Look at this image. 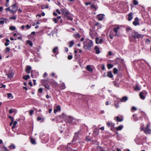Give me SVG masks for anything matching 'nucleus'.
Instances as JSON below:
<instances>
[{
	"label": "nucleus",
	"instance_id": "nucleus-1",
	"mask_svg": "<svg viewBox=\"0 0 151 151\" xmlns=\"http://www.w3.org/2000/svg\"><path fill=\"white\" fill-rule=\"evenodd\" d=\"M144 35L139 33L138 32L132 30L131 32L129 37V39L130 40L131 37L134 39L142 38Z\"/></svg>",
	"mask_w": 151,
	"mask_h": 151
},
{
	"label": "nucleus",
	"instance_id": "nucleus-2",
	"mask_svg": "<svg viewBox=\"0 0 151 151\" xmlns=\"http://www.w3.org/2000/svg\"><path fill=\"white\" fill-rule=\"evenodd\" d=\"M83 44L84 48H85L86 49L91 50L93 46V42L92 40L88 39L83 42Z\"/></svg>",
	"mask_w": 151,
	"mask_h": 151
},
{
	"label": "nucleus",
	"instance_id": "nucleus-3",
	"mask_svg": "<svg viewBox=\"0 0 151 151\" xmlns=\"http://www.w3.org/2000/svg\"><path fill=\"white\" fill-rule=\"evenodd\" d=\"M119 28L120 27L119 26L114 28L113 29V31L115 32V33H113V31H110L109 34V36L111 39H113L114 36H118V30L119 29Z\"/></svg>",
	"mask_w": 151,
	"mask_h": 151
},
{
	"label": "nucleus",
	"instance_id": "nucleus-4",
	"mask_svg": "<svg viewBox=\"0 0 151 151\" xmlns=\"http://www.w3.org/2000/svg\"><path fill=\"white\" fill-rule=\"evenodd\" d=\"M60 118H63L64 119H66V122L70 124L73 121V119L72 117L65 115L64 114L60 116Z\"/></svg>",
	"mask_w": 151,
	"mask_h": 151
},
{
	"label": "nucleus",
	"instance_id": "nucleus-5",
	"mask_svg": "<svg viewBox=\"0 0 151 151\" xmlns=\"http://www.w3.org/2000/svg\"><path fill=\"white\" fill-rule=\"evenodd\" d=\"M147 94V92L145 90H143L140 93L139 96L141 99L144 100L145 99Z\"/></svg>",
	"mask_w": 151,
	"mask_h": 151
},
{
	"label": "nucleus",
	"instance_id": "nucleus-6",
	"mask_svg": "<svg viewBox=\"0 0 151 151\" xmlns=\"http://www.w3.org/2000/svg\"><path fill=\"white\" fill-rule=\"evenodd\" d=\"M58 47H55L53 49L52 51V52L53 53V55H52V56H54L57 58V55L59 53L58 50Z\"/></svg>",
	"mask_w": 151,
	"mask_h": 151
},
{
	"label": "nucleus",
	"instance_id": "nucleus-7",
	"mask_svg": "<svg viewBox=\"0 0 151 151\" xmlns=\"http://www.w3.org/2000/svg\"><path fill=\"white\" fill-rule=\"evenodd\" d=\"M61 12L62 14L64 15V17H65L68 15L70 14V12H69L66 9H61Z\"/></svg>",
	"mask_w": 151,
	"mask_h": 151
},
{
	"label": "nucleus",
	"instance_id": "nucleus-8",
	"mask_svg": "<svg viewBox=\"0 0 151 151\" xmlns=\"http://www.w3.org/2000/svg\"><path fill=\"white\" fill-rule=\"evenodd\" d=\"M149 126L148 124L147 125V127H145L144 130V132L145 134H149L150 133L151 130L149 128Z\"/></svg>",
	"mask_w": 151,
	"mask_h": 151
},
{
	"label": "nucleus",
	"instance_id": "nucleus-9",
	"mask_svg": "<svg viewBox=\"0 0 151 151\" xmlns=\"http://www.w3.org/2000/svg\"><path fill=\"white\" fill-rule=\"evenodd\" d=\"M12 7L13 9H12V13H14L17 11L18 8V6L16 4H15L13 5H12Z\"/></svg>",
	"mask_w": 151,
	"mask_h": 151
},
{
	"label": "nucleus",
	"instance_id": "nucleus-10",
	"mask_svg": "<svg viewBox=\"0 0 151 151\" xmlns=\"http://www.w3.org/2000/svg\"><path fill=\"white\" fill-rule=\"evenodd\" d=\"M139 18L138 17H136L134 19V21L133 22V24L135 26L139 25Z\"/></svg>",
	"mask_w": 151,
	"mask_h": 151
},
{
	"label": "nucleus",
	"instance_id": "nucleus-11",
	"mask_svg": "<svg viewBox=\"0 0 151 151\" xmlns=\"http://www.w3.org/2000/svg\"><path fill=\"white\" fill-rule=\"evenodd\" d=\"M80 134V132H78L75 133L73 139L76 140L78 139V135Z\"/></svg>",
	"mask_w": 151,
	"mask_h": 151
},
{
	"label": "nucleus",
	"instance_id": "nucleus-12",
	"mask_svg": "<svg viewBox=\"0 0 151 151\" xmlns=\"http://www.w3.org/2000/svg\"><path fill=\"white\" fill-rule=\"evenodd\" d=\"M102 42L103 40L101 39H100L99 38L96 37L95 39V42L97 44H98L99 43L101 44L102 43Z\"/></svg>",
	"mask_w": 151,
	"mask_h": 151
},
{
	"label": "nucleus",
	"instance_id": "nucleus-13",
	"mask_svg": "<svg viewBox=\"0 0 151 151\" xmlns=\"http://www.w3.org/2000/svg\"><path fill=\"white\" fill-rule=\"evenodd\" d=\"M32 68L29 66H27L25 69V72L28 74L30 73V71L31 70Z\"/></svg>",
	"mask_w": 151,
	"mask_h": 151
},
{
	"label": "nucleus",
	"instance_id": "nucleus-14",
	"mask_svg": "<svg viewBox=\"0 0 151 151\" xmlns=\"http://www.w3.org/2000/svg\"><path fill=\"white\" fill-rule=\"evenodd\" d=\"M133 14V13L132 12H131L128 14V21H130L132 19Z\"/></svg>",
	"mask_w": 151,
	"mask_h": 151
},
{
	"label": "nucleus",
	"instance_id": "nucleus-15",
	"mask_svg": "<svg viewBox=\"0 0 151 151\" xmlns=\"http://www.w3.org/2000/svg\"><path fill=\"white\" fill-rule=\"evenodd\" d=\"M97 17L99 20L101 21L104 18V15L103 14H99L97 15Z\"/></svg>",
	"mask_w": 151,
	"mask_h": 151
},
{
	"label": "nucleus",
	"instance_id": "nucleus-16",
	"mask_svg": "<svg viewBox=\"0 0 151 151\" xmlns=\"http://www.w3.org/2000/svg\"><path fill=\"white\" fill-rule=\"evenodd\" d=\"M94 50H95V52L96 54H99L100 53V51L99 48L97 46H96L94 47Z\"/></svg>",
	"mask_w": 151,
	"mask_h": 151
},
{
	"label": "nucleus",
	"instance_id": "nucleus-17",
	"mask_svg": "<svg viewBox=\"0 0 151 151\" xmlns=\"http://www.w3.org/2000/svg\"><path fill=\"white\" fill-rule=\"evenodd\" d=\"M86 68L88 71L90 72H92L93 70V69L91 68L90 65H87L86 67Z\"/></svg>",
	"mask_w": 151,
	"mask_h": 151
},
{
	"label": "nucleus",
	"instance_id": "nucleus-18",
	"mask_svg": "<svg viewBox=\"0 0 151 151\" xmlns=\"http://www.w3.org/2000/svg\"><path fill=\"white\" fill-rule=\"evenodd\" d=\"M65 149L68 151H77L76 150H74L72 149L70 147H69L68 146L65 147Z\"/></svg>",
	"mask_w": 151,
	"mask_h": 151
},
{
	"label": "nucleus",
	"instance_id": "nucleus-19",
	"mask_svg": "<svg viewBox=\"0 0 151 151\" xmlns=\"http://www.w3.org/2000/svg\"><path fill=\"white\" fill-rule=\"evenodd\" d=\"M107 76L110 78H111L113 77V76L112 72L111 71H110L108 72Z\"/></svg>",
	"mask_w": 151,
	"mask_h": 151
},
{
	"label": "nucleus",
	"instance_id": "nucleus-20",
	"mask_svg": "<svg viewBox=\"0 0 151 151\" xmlns=\"http://www.w3.org/2000/svg\"><path fill=\"white\" fill-rule=\"evenodd\" d=\"M115 119H116V121L118 122H121L123 120V119L122 118H120L119 117V116H116Z\"/></svg>",
	"mask_w": 151,
	"mask_h": 151
},
{
	"label": "nucleus",
	"instance_id": "nucleus-21",
	"mask_svg": "<svg viewBox=\"0 0 151 151\" xmlns=\"http://www.w3.org/2000/svg\"><path fill=\"white\" fill-rule=\"evenodd\" d=\"M45 88L47 90L50 89V86L48 83H45L43 85Z\"/></svg>",
	"mask_w": 151,
	"mask_h": 151
},
{
	"label": "nucleus",
	"instance_id": "nucleus-22",
	"mask_svg": "<svg viewBox=\"0 0 151 151\" xmlns=\"http://www.w3.org/2000/svg\"><path fill=\"white\" fill-rule=\"evenodd\" d=\"M128 100V98L126 96L123 97L121 99V102H124L127 101Z\"/></svg>",
	"mask_w": 151,
	"mask_h": 151
},
{
	"label": "nucleus",
	"instance_id": "nucleus-23",
	"mask_svg": "<svg viewBox=\"0 0 151 151\" xmlns=\"http://www.w3.org/2000/svg\"><path fill=\"white\" fill-rule=\"evenodd\" d=\"M0 24H3L4 23L5 20L6 19V18H2L0 19Z\"/></svg>",
	"mask_w": 151,
	"mask_h": 151
},
{
	"label": "nucleus",
	"instance_id": "nucleus-24",
	"mask_svg": "<svg viewBox=\"0 0 151 151\" xmlns=\"http://www.w3.org/2000/svg\"><path fill=\"white\" fill-rule=\"evenodd\" d=\"M15 146L13 144H12L9 147V148L10 150L14 149H15Z\"/></svg>",
	"mask_w": 151,
	"mask_h": 151
},
{
	"label": "nucleus",
	"instance_id": "nucleus-25",
	"mask_svg": "<svg viewBox=\"0 0 151 151\" xmlns=\"http://www.w3.org/2000/svg\"><path fill=\"white\" fill-rule=\"evenodd\" d=\"M123 126L122 125H121L116 128V130L117 131L121 130L123 128Z\"/></svg>",
	"mask_w": 151,
	"mask_h": 151
},
{
	"label": "nucleus",
	"instance_id": "nucleus-26",
	"mask_svg": "<svg viewBox=\"0 0 151 151\" xmlns=\"http://www.w3.org/2000/svg\"><path fill=\"white\" fill-rule=\"evenodd\" d=\"M30 142L32 144L34 145L36 144L35 141V139H34L32 137H30Z\"/></svg>",
	"mask_w": 151,
	"mask_h": 151
},
{
	"label": "nucleus",
	"instance_id": "nucleus-27",
	"mask_svg": "<svg viewBox=\"0 0 151 151\" xmlns=\"http://www.w3.org/2000/svg\"><path fill=\"white\" fill-rule=\"evenodd\" d=\"M27 44L29 45L30 46H32L33 45V44L32 42L30 40H28L27 41Z\"/></svg>",
	"mask_w": 151,
	"mask_h": 151
},
{
	"label": "nucleus",
	"instance_id": "nucleus-28",
	"mask_svg": "<svg viewBox=\"0 0 151 151\" xmlns=\"http://www.w3.org/2000/svg\"><path fill=\"white\" fill-rule=\"evenodd\" d=\"M30 78V76L29 75H26L23 76V78L25 80H27Z\"/></svg>",
	"mask_w": 151,
	"mask_h": 151
},
{
	"label": "nucleus",
	"instance_id": "nucleus-29",
	"mask_svg": "<svg viewBox=\"0 0 151 151\" xmlns=\"http://www.w3.org/2000/svg\"><path fill=\"white\" fill-rule=\"evenodd\" d=\"M74 44V42L73 41H70L69 43V47H72Z\"/></svg>",
	"mask_w": 151,
	"mask_h": 151
},
{
	"label": "nucleus",
	"instance_id": "nucleus-30",
	"mask_svg": "<svg viewBox=\"0 0 151 151\" xmlns=\"http://www.w3.org/2000/svg\"><path fill=\"white\" fill-rule=\"evenodd\" d=\"M8 78H12L13 76V74L12 73H9L6 75Z\"/></svg>",
	"mask_w": 151,
	"mask_h": 151
},
{
	"label": "nucleus",
	"instance_id": "nucleus-31",
	"mask_svg": "<svg viewBox=\"0 0 151 151\" xmlns=\"http://www.w3.org/2000/svg\"><path fill=\"white\" fill-rule=\"evenodd\" d=\"M6 42L5 43V45L6 46H8L10 43V41L8 39L6 40Z\"/></svg>",
	"mask_w": 151,
	"mask_h": 151
},
{
	"label": "nucleus",
	"instance_id": "nucleus-32",
	"mask_svg": "<svg viewBox=\"0 0 151 151\" xmlns=\"http://www.w3.org/2000/svg\"><path fill=\"white\" fill-rule=\"evenodd\" d=\"M65 17H66L68 20H69L70 21H72L73 20V18L70 16H69V15H67Z\"/></svg>",
	"mask_w": 151,
	"mask_h": 151
},
{
	"label": "nucleus",
	"instance_id": "nucleus-33",
	"mask_svg": "<svg viewBox=\"0 0 151 151\" xmlns=\"http://www.w3.org/2000/svg\"><path fill=\"white\" fill-rule=\"evenodd\" d=\"M107 66L109 69H110L113 67V65L112 64L109 63L107 64Z\"/></svg>",
	"mask_w": 151,
	"mask_h": 151
},
{
	"label": "nucleus",
	"instance_id": "nucleus-34",
	"mask_svg": "<svg viewBox=\"0 0 151 151\" xmlns=\"http://www.w3.org/2000/svg\"><path fill=\"white\" fill-rule=\"evenodd\" d=\"M115 126V124L114 123H113L112 122H111V130L113 131V129L114 128V127Z\"/></svg>",
	"mask_w": 151,
	"mask_h": 151
},
{
	"label": "nucleus",
	"instance_id": "nucleus-35",
	"mask_svg": "<svg viewBox=\"0 0 151 151\" xmlns=\"http://www.w3.org/2000/svg\"><path fill=\"white\" fill-rule=\"evenodd\" d=\"M134 89L135 91H139L140 90V88L138 85H136L134 88Z\"/></svg>",
	"mask_w": 151,
	"mask_h": 151
},
{
	"label": "nucleus",
	"instance_id": "nucleus-36",
	"mask_svg": "<svg viewBox=\"0 0 151 151\" xmlns=\"http://www.w3.org/2000/svg\"><path fill=\"white\" fill-rule=\"evenodd\" d=\"M89 34H90V36H91V37L92 38H93V39L94 38V35L93 34V32L90 31V33H89Z\"/></svg>",
	"mask_w": 151,
	"mask_h": 151
},
{
	"label": "nucleus",
	"instance_id": "nucleus-37",
	"mask_svg": "<svg viewBox=\"0 0 151 151\" xmlns=\"http://www.w3.org/2000/svg\"><path fill=\"white\" fill-rule=\"evenodd\" d=\"M49 6L48 5L45 6V5H42L41 6V8L42 9H47L48 8Z\"/></svg>",
	"mask_w": 151,
	"mask_h": 151
},
{
	"label": "nucleus",
	"instance_id": "nucleus-38",
	"mask_svg": "<svg viewBox=\"0 0 151 151\" xmlns=\"http://www.w3.org/2000/svg\"><path fill=\"white\" fill-rule=\"evenodd\" d=\"M91 9H93L95 10H96L97 9V7L95 5H93V4H92L91 6Z\"/></svg>",
	"mask_w": 151,
	"mask_h": 151
},
{
	"label": "nucleus",
	"instance_id": "nucleus-39",
	"mask_svg": "<svg viewBox=\"0 0 151 151\" xmlns=\"http://www.w3.org/2000/svg\"><path fill=\"white\" fill-rule=\"evenodd\" d=\"M118 72V70L116 68H114L113 69V73L114 74H116Z\"/></svg>",
	"mask_w": 151,
	"mask_h": 151
},
{
	"label": "nucleus",
	"instance_id": "nucleus-40",
	"mask_svg": "<svg viewBox=\"0 0 151 151\" xmlns=\"http://www.w3.org/2000/svg\"><path fill=\"white\" fill-rule=\"evenodd\" d=\"M74 36L76 38H79L81 37L80 35L78 33H77L76 35H74Z\"/></svg>",
	"mask_w": 151,
	"mask_h": 151
},
{
	"label": "nucleus",
	"instance_id": "nucleus-41",
	"mask_svg": "<svg viewBox=\"0 0 151 151\" xmlns=\"http://www.w3.org/2000/svg\"><path fill=\"white\" fill-rule=\"evenodd\" d=\"M7 97L8 98L12 97V98H13V96H12V94L11 93H8L7 94Z\"/></svg>",
	"mask_w": 151,
	"mask_h": 151
},
{
	"label": "nucleus",
	"instance_id": "nucleus-42",
	"mask_svg": "<svg viewBox=\"0 0 151 151\" xmlns=\"http://www.w3.org/2000/svg\"><path fill=\"white\" fill-rule=\"evenodd\" d=\"M9 29L12 31H14L16 29V27H15L11 26L9 27Z\"/></svg>",
	"mask_w": 151,
	"mask_h": 151
},
{
	"label": "nucleus",
	"instance_id": "nucleus-43",
	"mask_svg": "<svg viewBox=\"0 0 151 151\" xmlns=\"http://www.w3.org/2000/svg\"><path fill=\"white\" fill-rule=\"evenodd\" d=\"M5 10L6 12L8 11L10 12L11 13H12V9H11L9 7L7 8H6L5 9Z\"/></svg>",
	"mask_w": 151,
	"mask_h": 151
},
{
	"label": "nucleus",
	"instance_id": "nucleus-44",
	"mask_svg": "<svg viewBox=\"0 0 151 151\" xmlns=\"http://www.w3.org/2000/svg\"><path fill=\"white\" fill-rule=\"evenodd\" d=\"M133 3L134 5H137L138 4V2L136 0H134L133 1Z\"/></svg>",
	"mask_w": 151,
	"mask_h": 151
},
{
	"label": "nucleus",
	"instance_id": "nucleus-45",
	"mask_svg": "<svg viewBox=\"0 0 151 151\" xmlns=\"http://www.w3.org/2000/svg\"><path fill=\"white\" fill-rule=\"evenodd\" d=\"M17 17L15 16H13L9 17V19H10L15 20L16 19Z\"/></svg>",
	"mask_w": 151,
	"mask_h": 151
},
{
	"label": "nucleus",
	"instance_id": "nucleus-46",
	"mask_svg": "<svg viewBox=\"0 0 151 151\" xmlns=\"http://www.w3.org/2000/svg\"><path fill=\"white\" fill-rule=\"evenodd\" d=\"M56 109L60 111L61 110L60 107L59 105L57 106L56 107Z\"/></svg>",
	"mask_w": 151,
	"mask_h": 151
},
{
	"label": "nucleus",
	"instance_id": "nucleus-47",
	"mask_svg": "<svg viewBox=\"0 0 151 151\" xmlns=\"http://www.w3.org/2000/svg\"><path fill=\"white\" fill-rule=\"evenodd\" d=\"M8 117L11 120V121L12 122H13L14 121V118L13 117H12L10 116H8Z\"/></svg>",
	"mask_w": 151,
	"mask_h": 151
},
{
	"label": "nucleus",
	"instance_id": "nucleus-48",
	"mask_svg": "<svg viewBox=\"0 0 151 151\" xmlns=\"http://www.w3.org/2000/svg\"><path fill=\"white\" fill-rule=\"evenodd\" d=\"M73 58V56L72 55H68V59L69 60Z\"/></svg>",
	"mask_w": 151,
	"mask_h": 151
},
{
	"label": "nucleus",
	"instance_id": "nucleus-49",
	"mask_svg": "<svg viewBox=\"0 0 151 151\" xmlns=\"http://www.w3.org/2000/svg\"><path fill=\"white\" fill-rule=\"evenodd\" d=\"M34 112V111L32 110H30L29 112V114L31 116L32 115Z\"/></svg>",
	"mask_w": 151,
	"mask_h": 151
},
{
	"label": "nucleus",
	"instance_id": "nucleus-50",
	"mask_svg": "<svg viewBox=\"0 0 151 151\" xmlns=\"http://www.w3.org/2000/svg\"><path fill=\"white\" fill-rule=\"evenodd\" d=\"M53 21L55 23H56L58 22V19L56 18H54L53 19Z\"/></svg>",
	"mask_w": 151,
	"mask_h": 151
},
{
	"label": "nucleus",
	"instance_id": "nucleus-51",
	"mask_svg": "<svg viewBox=\"0 0 151 151\" xmlns=\"http://www.w3.org/2000/svg\"><path fill=\"white\" fill-rule=\"evenodd\" d=\"M10 49L9 48L6 47V48L5 52H9L10 51Z\"/></svg>",
	"mask_w": 151,
	"mask_h": 151
},
{
	"label": "nucleus",
	"instance_id": "nucleus-52",
	"mask_svg": "<svg viewBox=\"0 0 151 151\" xmlns=\"http://www.w3.org/2000/svg\"><path fill=\"white\" fill-rule=\"evenodd\" d=\"M132 30V29L130 27H127L126 28V31H128L130 30Z\"/></svg>",
	"mask_w": 151,
	"mask_h": 151
},
{
	"label": "nucleus",
	"instance_id": "nucleus-53",
	"mask_svg": "<svg viewBox=\"0 0 151 151\" xmlns=\"http://www.w3.org/2000/svg\"><path fill=\"white\" fill-rule=\"evenodd\" d=\"M43 90L41 88H40L38 91V92L40 93H42V92Z\"/></svg>",
	"mask_w": 151,
	"mask_h": 151
},
{
	"label": "nucleus",
	"instance_id": "nucleus-54",
	"mask_svg": "<svg viewBox=\"0 0 151 151\" xmlns=\"http://www.w3.org/2000/svg\"><path fill=\"white\" fill-rule=\"evenodd\" d=\"M111 122H107V125L109 127H111Z\"/></svg>",
	"mask_w": 151,
	"mask_h": 151
},
{
	"label": "nucleus",
	"instance_id": "nucleus-55",
	"mask_svg": "<svg viewBox=\"0 0 151 151\" xmlns=\"http://www.w3.org/2000/svg\"><path fill=\"white\" fill-rule=\"evenodd\" d=\"M41 15L40 14H39L37 15L36 17L37 19H39L41 17Z\"/></svg>",
	"mask_w": 151,
	"mask_h": 151
},
{
	"label": "nucleus",
	"instance_id": "nucleus-56",
	"mask_svg": "<svg viewBox=\"0 0 151 151\" xmlns=\"http://www.w3.org/2000/svg\"><path fill=\"white\" fill-rule=\"evenodd\" d=\"M137 110V109L136 108L134 107V106H133L132 107V111H133V110Z\"/></svg>",
	"mask_w": 151,
	"mask_h": 151
},
{
	"label": "nucleus",
	"instance_id": "nucleus-57",
	"mask_svg": "<svg viewBox=\"0 0 151 151\" xmlns=\"http://www.w3.org/2000/svg\"><path fill=\"white\" fill-rule=\"evenodd\" d=\"M31 26L27 24L26 26V28L27 29H29L31 27Z\"/></svg>",
	"mask_w": 151,
	"mask_h": 151
},
{
	"label": "nucleus",
	"instance_id": "nucleus-58",
	"mask_svg": "<svg viewBox=\"0 0 151 151\" xmlns=\"http://www.w3.org/2000/svg\"><path fill=\"white\" fill-rule=\"evenodd\" d=\"M17 122L16 121H14V122H13V125L14 126H16V124H17Z\"/></svg>",
	"mask_w": 151,
	"mask_h": 151
},
{
	"label": "nucleus",
	"instance_id": "nucleus-59",
	"mask_svg": "<svg viewBox=\"0 0 151 151\" xmlns=\"http://www.w3.org/2000/svg\"><path fill=\"white\" fill-rule=\"evenodd\" d=\"M56 11L59 14H61V12L58 10V9H57L56 10Z\"/></svg>",
	"mask_w": 151,
	"mask_h": 151
},
{
	"label": "nucleus",
	"instance_id": "nucleus-60",
	"mask_svg": "<svg viewBox=\"0 0 151 151\" xmlns=\"http://www.w3.org/2000/svg\"><path fill=\"white\" fill-rule=\"evenodd\" d=\"M91 3L90 2H87L85 3V5L86 6H88L89 4H91Z\"/></svg>",
	"mask_w": 151,
	"mask_h": 151
},
{
	"label": "nucleus",
	"instance_id": "nucleus-61",
	"mask_svg": "<svg viewBox=\"0 0 151 151\" xmlns=\"http://www.w3.org/2000/svg\"><path fill=\"white\" fill-rule=\"evenodd\" d=\"M101 69L103 70H104L105 69V67L104 65H102V66L101 67Z\"/></svg>",
	"mask_w": 151,
	"mask_h": 151
},
{
	"label": "nucleus",
	"instance_id": "nucleus-62",
	"mask_svg": "<svg viewBox=\"0 0 151 151\" xmlns=\"http://www.w3.org/2000/svg\"><path fill=\"white\" fill-rule=\"evenodd\" d=\"M13 112V111L12 109H10L9 111V113L10 114H12Z\"/></svg>",
	"mask_w": 151,
	"mask_h": 151
},
{
	"label": "nucleus",
	"instance_id": "nucleus-63",
	"mask_svg": "<svg viewBox=\"0 0 151 151\" xmlns=\"http://www.w3.org/2000/svg\"><path fill=\"white\" fill-rule=\"evenodd\" d=\"M37 121L41 120L42 119L40 117H38L37 118Z\"/></svg>",
	"mask_w": 151,
	"mask_h": 151
},
{
	"label": "nucleus",
	"instance_id": "nucleus-64",
	"mask_svg": "<svg viewBox=\"0 0 151 151\" xmlns=\"http://www.w3.org/2000/svg\"><path fill=\"white\" fill-rule=\"evenodd\" d=\"M53 15L55 16H57V13L55 12H54L53 13Z\"/></svg>",
	"mask_w": 151,
	"mask_h": 151
}]
</instances>
